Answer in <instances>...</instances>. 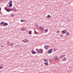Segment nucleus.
I'll return each mask as SVG.
<instances>
[{
  "label": "nucleus",
  "instance_id": "obj_2",
  "mask_svg": "<svg viewBox=\"0 0 73 73\" xmlns=\"http://www.w3.org/2000/svg\"><path fill=\"white\" fill-rule=\"evenodd\" d=\"M0 24H1L2 25H3V26H7V25H8L7 23H5L3 22H1Z\"/></svg>",
  "mask_w": 73,
  "mask_h": 73
},
{
  "label": "nucleus",
  "instance_id": "obj_14",
  "mask_svg": "<svg viewBox=\"0 0 73 73\" xmlns=\"http://www.w3.org/2000/svg\"><path fill=\"white\" fill-rule=\"evenodd\" d=\"M46 17L47 18H50V15H48L47 16H46Z\"/></svg>",
  "mask_w": 73,
  "mask_h": 73
},
{
  "label": "nucleus",
  "instance_id": "obj_11",
  "mask_svg": "<svg viewBox=\"0 0 73 73\" xmlns=\"http://www.w3.org/2000/svg\"><path fill=\"white\" fill-rule=\"evenodd\" d=\"M57 58H58V57L57 56H56L54 57V59L55 60H57Z\"/></svg>",
  "mask_w": 73,
  "mask_h": 73
},
{
  "label": "nucleus",
  "instance_id": "obj_28",
  "mask_svg": "<svg viewBox=\"0 0 73 73\" xmlns=\"http://www.w3.org/2000/svg\"><path fill=\"white\" fill-rule=\"evenodd\" d=\"M4 0H0L1 1H4Z\"/></svg>",
  "mask_w": 73,
  "mask_h": 73
},
{
  "label": "nucleus",
  "instance_id": "obj_31",
  "mask_svg": "<svg viewBox=\"0 0 73 73\" xmlns=\"http://www.w3.org/2000/svg\"><path fill=\"white\" fill-rule=\"evenodd\" d=\"M68 71H69V70H67V72H68Z\"/></svg>",
  "mask_w": 73,
  "mask_h": 73
},
{
  "label": "nucleus",
  "instance_id": "obj_27",
  "mask_svg": "<svg viewBox=\"0 0 73 73\" xmlns=\"http://www.w3.org/2000/svg\"><path fill=\"white\" fill-rule=\"evenodd\" d=\"M60 32V31H57V32H56V33H59V32Z\"/></svg>",
  "mask_w": 73,
  "mask_h": 73
},
{
  "label": "nucleus",
  "instance_id": "obj_10",
  "mask_svg": "<svg viewBox=\"0 0 73 73\" xmlns=\"http://www.w3.org/2000/svg\"><path fill=\"white\" fill-rule=\"evenodd\" d=\"M23 41L24 42H28V40L27 39L24 40Z\"/></svg>",
  "mask_w": 73,
  "mask_h": 73
},
{
  "label": "nucleus",
  "instance_id": "obj_4",
  "mask_svg": "<svg viewBox=\"0 0 73 73\" xmlns=\"http://www.w3.org/2000/svg\"><path fill=\"white\" fill-rule=\"evenodd\" d=\"M4 9L6 10L7 12H9V11H13V10L10 9Z\"/></svg>",
  "mask_w": 73,
  "mask_h": 73
},
{
  "label": "nucleus",
  "instance_id": "obj_18",
  "mask_svg": "<svg viewBox=\"0 0 73 73\" xmlns=\"http://www.w3.org/2000/svg\"><path fill=\"white\" fill-rule=\"evenodd\" d=\"M48 29L44 30L45 32L46 33L47 32H48Z\"/></svg>",
  "mask_w": 73,
  "mask_h": 73
},
{
  "label": "nucleus",
  "instance_id": "obj_29",
  "mask_svg": "<svg viewBox=\"0 0 73 73\" xmlns=\"http://www.w3.org/2000/svg\"><path fill=\"white\" fill-rule=\"evenodd\" d=\"M1 7H0V11H1Z\"/></svg>",
  "mask_w": 73,
  "mask_h": 73
},
{
  "label": "nucleus",
  "instance_id": "obj_19",
  "mask_svg": "<svg viewBox=\"0 0 73 73\" xmlns=\"http://www.w3.org/2000/svg\"><path fill=\"white\" fill-rule=\"evenodd\" d=\"M9 41H7V45H9V44L10 43Z\"/></svg>",
  "mask_w": 73,
  "mask_h": 73
},
{
  "label": "nucleus",
  "instance_id": "obj_9",
  "mask_svg": "<svg viewBox=\"0 0 73 73\" xmlns=\"http://www.w3.org/2000/svg\"><path fill=\"white\" fill-rule=\"evenodd\" d=\"M31 53L33 54H36V52L35 51H33L32 52H31Z\"/></svg>",
  "mask_w": 73,
  "mask_h": 73
},
{
  "label": "nucleus",
  "instance_id": "obj_8",
  "mask_svg": "<svg viewBox=\"0 0 73 73\" xmlns=\"http://www.w3.org/2000/svg\"><path fill=\"white\" fill-rule=\"evenodd\" d=\"M67 58L66 57H64V58H63L62 59V61H66V60H67Z\"/></svg>",
  "mask_w": 73,
  "mask_h": 73
},
{
  "label": "nucleus",
  "instance_id": "obj_30",
  "mask_svg": "<svg viewBox=\"0 0 73 73\" xmlns=\"http://www.w3.org/2000/svg\"><path fill=\"white\" fill-rule=\"evenodd\" d=\"M2 47H4L3 46H2Z\"/></svg>",
  "mask_w": 73,
  "mask_h": 73
},
{
  "label": "nucleus",
  "instance_id": "obj_21",
  "mask_svg": "<svg viewBox=\"0 0 73 73\" xmlns=\"http://www.w3.org/2000/svg\"><path fill=\"white\" fill-rule=\"evenodd\" d=\"M65 55H62L60 56V57H65Z\"/></svg>",
  "mask_w": 73,
  "mask_h": 73
},
{
  "label": "nucleus",
  "instance_id": "obj_1",
  "mask_svg": "<svg viewBox=\"0 0 73 73\" xmlns=\"http://www.w3.org/2000/svg\"><path fill=\"white\" fill-rule=\"evenodd\" d=\"M36 50L38 53H42V52H43L42 49H38L36 48Z\"/></svg>",
  "mask_w": 73,
  "mask_h": 73
},
{
  "label": "nucleus",
  "instance_id": "obj_32",
  "mask_svg": "<svg viewBox=\"0 0 73 73\" xmlns=\"http://www.w3.org/2000/svg\"><path fill=\"white\" fill-rule=\"evenodd\" d=\"M24 21H25V20H24Z\"/></svg>",
  "mask_w": 73,
  "mask_h": 73
},
{
  "label": "nucleus",
  "instance_id": "obj_12",
  "mask_svg": "<svg viewBox=\"0 0 73 73\" xmlns=\"http://www.w3.org/2000/svg\"><path fill=\"white\" fill-rule=\"evenodd\" d=\"M20 29L21 31H24V27H22V28H21Z\"/></svg>",
  "mask_w": 73,
  "mask_h": 73
},
{
  "label": "nucleus",
  "instance_id": "obj_22",
  "mask_svg": "<svg viewBox=\"0 0 73 73\" xmlns=\"http://www.w3.org/2000/svg\"><path fill=\"white\" fill-rule=\"evenodd\" d=\"M44 62H46V61H47V59H44Z\"/></svg>",
  "mask_w": 73,
  "mask_h": 73
},
{
  "label": "nucleus",
  "instance_id": "obj_15",
  "mask_svg": "<svg viewBox=\"0 0 73 73\" xmlns=\"http://www.w3.org/2000/svg\"><path fill=\"white\" fill-rule=\"evenodd\" d=\"M62 32L63 33H66V32L65 30H63Z\"/></svg>",
  "mask_w": 73,
  "mask_h": 73
},
{
  "label": "nucleus",
  "instance_id": "obj_25",
  "mask_svg": "<svg viewBox=\"0 0 73 73\" xmlns=\"http://www.w3.org/2000/svg\"><path fill=\"white\" fill-rule=\"evenodd\" d=\"M21 22H24V20H21Z\"/></svg>",
  "mask_w": 73,
  "mask_h": 73
},
{
  "label": "nucleus",
  "instance_id": "obj_17",
  "mask_svg": "<svg viewBox=\"0 0 73 73\" xmlns=\"http://www.w3.org/2000/svg\"><path fill=\"white\" fill-rule=\"evenodd\" d=\"M44 65H46V66H47L48 65V63H47V62L44 63Z\"/></svg>",
  "mask_w": 73,
  "mask_h": 73
},
{
  "label": "nucleus",
  "instance_id": "obj_7",
  "mask_svg": "<svg viewBox=\"0 0 73 73\" xmlns=\"http://www.w3.org/2000/svg\"><path fill=\"white\" fill-rule=\"evenodd\" d=\"M48 46L47 45H45L44 46V48L45 49H48Z\"/></svg>",
  "mask_w": 73,
  "mask_h": 73
},
{
  "label": "nucleus",
  "instance_id": "obj_16",
  "mask_svg": "<svg viewBox=\"0 0 73 73\" xmlns=\"http://www.w3.org/2000/svg\"><path fill=\"white\" fill-rule=\"evenodd\" d=\"M28 34H29V35H31L32 34V31H29V32Z\"/></svg>",
  "mask_w": 73,
  "mask_h": 73
},
{
  "label": "nucleus",
  "instance_id": "obj_6",
  "mask_svg": "<svg viewBox=\"0 0 73 73\" xmlns=\"http://www.w3.org/2000/svg\"><path fill=\"white\" fill-rule=\"evenodd\" d=\"M40 29L41 30H42V31H44V26H41L40 27Z\"/></svg>",
  "mask_w": 73,
  "mask_h": 73
},
{
  "label": "nucleus",
  "instance_id": "obj_5",
  "mask_svg": "<svg viewBox=\"0 0 73 73\" xmlns=\"http://www.w3.org/2000/svg\"><path fill=\"white\" fill-rule=\"evenodd\" d=\"M53 51V49L51 48L49 51H48V54H50Z\"/></svg>",
  "mask_w": 73,
  "mask_h": 73
},
{
  "label": "nucleus",
  "instance_id": "obj_13",
  "mask_svg": "<svg viewBox=\"0 0 73 73\" xmlns=\"http://www.w3.org/2000/svg\"><path fill=\"white\" fill-rule=\"evenodd\" d=\"M70 35V33L69 32H67L66 34V36H69Z\"/></svg>",
  "mask_w": 73,
  "mask_h": 73
},
{
  "label": "nucleus",
  "instance_id": "obj_3",
  "mask_svg": "<svg viewBox=\"0 0 73 73\" xmlns=\"http://www.w3.org/2000/svg\"><path fill=\"white\" fill-rule=\"evenodd\" d=\"M9 7H11L12 6V1L10 0L8 3Z\"/></svg>",
  "mask_w": 73,
  "mask_h": 73
},
{
  "label": "nucleus",
  "instance_id": "obj_24",
  "mask_svg": "<svg viewBox=\"0 0 73 73\" xmlns=\"http://www.w3.org/2000/svg\"><path fill=\"white\" fill-rule=\"evenodd\" d=\"M60 37H63V35H62L61 34H60Z\"/></svg>",
  "mask_w": 73,
  "mask_h": 73
},
{
  "label": "nucleus",
  "instance_id": "obj_20",
  "mask_svg": "<svg viewBox=\"0 0 73 73\" xmlns=\"http://www.w3.org/2000/svg\"><path fill=\"white\" fill-rule=\"evenodd\" d=\"M13 45H14V44H13V43H11V46H13Z\"/></svg>",
  "mask_w": 73,
  "mask_h": 73
},
{
  "label": "nucleus",
  "instance_id": "obj_26",
  "mask_svg": "<svg viewBox=\"0 0 73 73\" xmlns=\"http://www.w3.org/2000/svg\"><path fill=\"white\" fill-rule=\"evenodd\" d=\"M13 16H14V15H11L10 16H11V17H13Z\"/></svg>",
  "mask_w": 73,
  "mask_h": 73
},
{
  "label": "nucleus",
  "instance_id": "obj_23",
  "mask_svg": "<svg viewBox=\"0 0 73 73\" xmlns=\"http://www.w3.org/2000/svg\"><path fill=\"white\" fill-rule=\"evenodd\" d=\"M2 68H3V65H2L0 67V69H2Z\"/></svg>",
  "mask_w": 73,
  "mask_h": 73
},
{
  "label": "nucleus",
  "instance_id": "obj_33",
  "mask_svg": "<svg viewBox=\"0 0 73 73\" xmlns=\"http://www.w3.org/2000/svg\"><path fill=\"white\" fill-rule=\"evenodd\" d=\"M14 11H15V10H14Z\"/></svg>",
  "mask_w": 73,
  "mask_h": 73
}]
</instances>
